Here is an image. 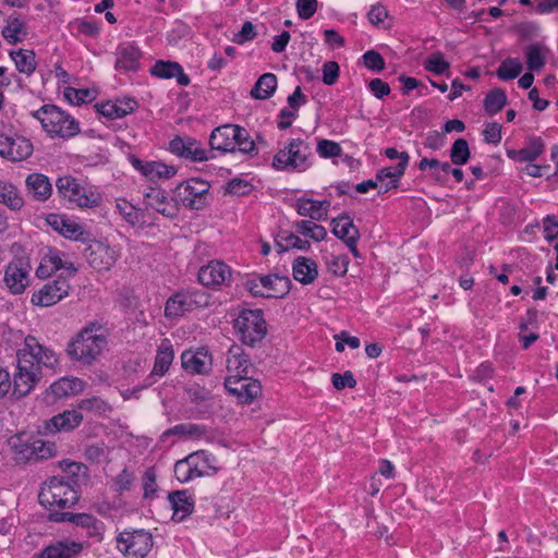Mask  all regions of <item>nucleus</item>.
<instances>
[{
  "label": "nucleus",
  "instance_id": "obj_64",
  "mask_svg": "<svg viewBox=\"0 0 558 558\" xmlns=\"http://www.w3.org/2000/svg\"><path fill=\"white\" fill-rule=\"evenodd\" d=\"M317 0H296V11L302 20L311 19L317 11Z\"/></svg>",
  "mask_w": 558,
  "mask_h": 558
},
{
  "label": "nucleus",
  "instance_id": "obj_2",
  "mask_svg": "<svg viewBox=\"0 0 558 558\" xmlns=\"http://www.w3.org/2000/svg\"><path fill=\"white\" fill-rule=\"evenodd\" d=\"M107 347V329L98 322L88 323L68 344L72 360L92 364Z\"/></svg>",
  "mask_w": 558,
  "mask_h": 558
},
{
  "label": "nucleus",
  "instance_id": "obj_52",
  "mask_svg": "<svg viewBox=\"0 0 558 558\" xmlns=\"http://www.w3.org/2000/svg\"><path fill=\"white\" fill-rule=\"evenodd\" d=\"M63 95L70 104L77 106L89 102L95 98L94 92L88 88L77 89L70 86L64 88Z\"/></svg>",
  "mask_w": 558,
  "mask_h": 558
},
{
  "label": "nucleus",
  "instance_id": "obj_54",
  "mask_svg": "<svg viewBox=\"0 0 558 558\" xmlns=\"http://www.w3.org/2000/svg\"><path fill=\"white\" fill-rule=\"evenodd\" d=\"M317 153L323 158H333L341 156L342 148L333 141L320 140L317 144Z\"/></svg>",
  "mask_w": 558,
  "mask_h": 558
},
{
  "label": "nucleus",
  "instance_id": "obj_58",
  "mask_svg": "<svg viewBox=\"0 0 558 558\" xmlns=\"http://www.w3.org/2000/svg\"><path fill=\"white\" fill-rule=\"evenodd\" d=\"M144 498H153L157 492L156 472L154 468L145 471L143 476Z\"/></svg>",
  "mask_w": 558,
  "mask_h": 558
},
{
  "label": "nucleus",
  "instance_id": "obj_33",
  "mask_svg": "<svg viewBox=\"0 0 558 558\" xmlns=\"http://www.w3.org/2000/svg\"><path fill=\"white\" fill-rule=\"evenodd\" d=\"M543 141L539 137H533L529 141L527 146L519 150H510L508 151V156L520 162H533L543 154Z\"/></svg>",
  "mask_w": 558,
  "mask_h": 558
},
{
  "label": "nucleus",
  "instance_id": "obj_60",
  "mask_svg": "<svg viewBox=\"0 0 558 558\" xmlns=\"http://www.w3.org/2000/svg\"><path fill=\"white\" fill-rule=\"evenodd\" d=\"M349 259L345 255L332 256L327 263L328 270L336 276H344L348 271Z\"/></svg>",
  "mask_w": 558,
  "mask_h": 558
},
{
  "label": "nucleus",
  "instance_id": "obj_34",
  "mask_svg": "<svg viewBox=\"0 0 558 558\" xmlns=\"http://www.w3.org/2000/svg\"><path fill=\"white\" fill-rule=\"evenodd\" d=\"M0 203L12 210H20L25 204L17 187L11 182L2 180H0Z\"/></svg>",
  "mask_w": 558,
  "mask_h": 558
},
{
  "label": "nucleus",
  "instance_id": "obj_18",
  "mask_svg": "<svg viewBox=\"0 0 558 558\" xmlns=\"http://www.w3.org/2000/svg\"><path fill=\"white\" fill-rule=\"evenodd\" d=\"M83 422V414L78 410H65L43 422L45 433H69Z\"/></svg>",
  "mask_w": 558,
  "mask_h": 558
},
{
  "label": "nucleus",
  "instance_id": "obj_43",
  "mask_svg": "<svg viewBox=\"0 0 558 558\" xmlns=\"http://www.w3.org/2000/svg\"><path fill=\"white\" fill-rule=\"evenodd\" d=\"M11 58L15 62L16 69L21 73L31 75L36 69L35 53L32 50H19L10 52Z\"/></svg>",
  "mask_w": 558,
  "mask_h": 558
},
{
  "label": "nucleus",
  "instance_id": "obj_56",
  "mask_svg": "<svg viewBox=\"0 0 558 558\" xmlns=\"http://www.w3.org/2000/svg\"><path fill=\"white\" fill-rule=\"evenodd\" d=\"M60 233L63 236L73 240H85L84 235L86 234L82 226L70 219H66L65 222L62 225Z\"/></svg>",
  "mask_w": 558,
  "mask_h": 558
},
{
  "label": "nucleus",
  "instance_id": "obj_38",
  "mask_svg": "<svg viewBox=\"0 0 558 558\" xmlns=\"http://www.w3.org/2000/svg\"><path fill=\"white\" fill-rule=\"evenodd\" d=\"M181 363L185 371L193 374H203L207 371L206 354L202 352L184 351Z\"/></svg>",
  "mask_w": 558,
  "mask_h": 558
},
{
  "label": "nucleus",
  "instance_id": "obj_47",
  "mask_svg": "<svg viewBox=\"0 0 558 558\" xmlns=\"http://www.w3.org/2000/svg\"><path fill=\"white\" fill-rule=\"evenodd\" d=\"M526 66L530 71H539L545 64L543 47L539 44H532L525 48Z\"/></svg>",
  "mask_w": 558,
  "mask_h": 558
},
{
  "label": "nucleus",
  "instance_id": "obj_37",
  "mask_svg": "<svg viewBox=\"0 0 558 558\" xmlns=\"http://www.w3.org/2000/svg\"><path fill=\"white\" fill-rule=\"evenodd\" d=\"M191 311V296L187 292L175 293L167 301L165 306L167 317H179Z\"/></svg>",
  "mask_w": 558,
  "mask_h": 558
},
{
  "label": "nucleus",
  "instance_id": "obj_44",
  "mask_svg": "<svg viewBox=\"0 0 558 558\" xmlns=\"http://www.w3.org/2000/svg\"><path fill=\"white\" fill-rule=\"evenodd\" d=\"M177 169L173 166H168L160 161H148L145 168L144 177L149 180H156L161 178H172L175 175Z\"/></svg>",
  "mask_w": 558,
  "mask_h": 558
},
{
  "label": "nucleus",
  "instance_id": "obj_1",
  "mask_svg": "<svg viewBox=\"0 0 558 558\" xmlns=\"http://www.w3.org/2000/svg\"><path fill=\"white\" fill-rule=\"evenodd\" d=\"M17 373L12 384V395L16 398L27 396L41 378V367L53 368L58 364L57 354L41 345L33 336H27L23 348L16 352Z\"/></svg>",
  "mask_w": 558,
  "mask_h": 558
},
{
  "label": "nucleus",
  "instance_id": "obj_40",
  "mask_svg": "<svg viewBox=\"0 0 558 558\" xmlns=\"http://www.w3.org/2000/svg\"><path fill=\"white\" fill-rule=\"evenodd\" d=\"M116 208L123 219L131 226L144 225V214L142 209L135 208L124 198H118Z\"/></svg>",
  "mask_w": 558,
  "mask_h": 558
},
{
  "label": "nucleus",
  "instance_id": "obj_6",
  "mask_svg": "<svg viewBox=\"0 0 558 558\" xmlns=\"http://www.w3.org/2000/svg\"><path fill=\"white\" fill-rule=\"evenodd\" d=\"M56 187L60 197L81 208L97 207L102 199L98 192L86 189L72 175L59 177Z\"/></svg>",
  "mask_w": 558,
  "mask_h": 558
},
{
  "label": "nucleus",
  "instance_id": "obj_57",
  "mask_svg": "<svg viewBox=\"0 0 558 558\" xmlns=\"http://www.w3.org/2000/svg\"><path fill=\"white\" fill-rule=\"evenodd\" d=\"M364 64L367 69L380 72L385 69V60L381 54L375 50H368L363 54Z\"/></svg>",
  "mask_w": 558,
  "mask_h": 558
},
{
  "label": "nucleus",
  "instance_id": "obj_30",
  "mask_svg": "<svg viewBox=\"0 0 558 558\" xmlns=\"http://www.w3.org/2000/svg\"><path fill=\"white\" fill-rule=\"evenodd\" d=\"M137 102L134 99L128 98L118 100L116 102L107 101L97 104V111L109 119L123 118L134 111Z\"/></svg>",
  "mask_w": 558,
  "mask_h": 558
},
{
  "label": "nucleus",
  "instance_id": "obj_59",
  "mask_svg": "<svg viewBox=\"0 0 558 558\" xmlns=\"http://www.w3.org/2000/svg\"><path fill=\"white\" fill-rule=\"evenodd\" d=\"M252 185L248 181L242 179H232L227 183L226 191L232 195H246L251 192Z\"/></svg>",
  "mask_w": 558,
  "mask_h": 558
},
{
  "label": "nucleus",
  "instance_id": "obj_35",
  "mask_svg": "<svg viewBox=\"0 0 558 558\" xmlns=\"http://www.w3.org/2000/svg\"><path fill=\"white\" fill-rule=\"evenodd\" d=\"M260 284L274 291L269 293L267 298H283L290 290L291 280L288 277L279 275H268L259 278Z\"/></svg>",
  "mask_w": 558,
  "mask_h": 558
},
{
  "label": "nucleus",
  "instance_id": "obj_23",
  "mask_svg": "<svg viewBox=\"0 0 558 558\" xmlns=\"http://www.w3.org/2000/svg\"><path fill=\"white\" fill-rule=\"evenodd\" d=\"M83 550V544L71 539L57 541L46 546L37 558H75Z\"/></svg>",
  "mask_w": 558,
  "mask_h": 558
},
{
  "label": "nucleus",
  "instance_id": "obj_5",
  "mask_svg": "<svg viewBox=\"0 0 558 558\" xmlns=\"http://www.w3.org/2000/svg\"><path fill=\"white\" fill-rule=\"evenodd\" d=\"M313 157L311 145L302 138H291L274 156L272 167L279 171H305Z\"/></svg>",
  "mask_w": 558,
  "mask_h": 558
},
{
  "label": "nucleus",
  "instance_id": "obj_32",
  "mask_svg": "<svg viewBox=\"0 0 558 558\" xmlns=\"http://www.w3.org/2000/svg\"><path fill=\"white\" fill-rule=\"evenodd\" d=\"M330 206L328 201H314L311 198H300L296 201V211L300 216L310 217L313 220L327 219V209Z\"/></svg>",
  "mask_w": 558,
  "mask_h": 558
},
{
  "label": "nucleus",
  "instance_id": "obj_48",
  "mask_svg": "<svg viewBox=\"0 0 558 558\" xmlns=\"http://www.w3.org/2000/svg\"><path fill=\"white\" fill-rule=\"evenodd\" d=\"M34 462L47 460L56 456L57 446L54 442L49 440H44L38 436H35L34 439Z\"/></svg>",
  "mask_w": 558,
  "mask_h": 558
},
{
  "label": "nucleus",
  "instance_id": "obj_61",
  "mask_svg": "<svg viewBox=\"0 0 558 558\" xmlns=\"http://www.w3.org/2000/svg\"><path fill=\"white\" fill-rule=\"evenodd\" d=\"M331 383L337 390H342L345 387L354 388L356 386V380L350 371L344 372L343 375L338 373L332 374Z\"/></svg>",
  "mask_w": 558,
  "mask_h": 558
},
{
  "label": "nucleus",
  "instance_id": "obj_12",
  "mask_svg": "<svg viewBox=\"0 0 558 558\" xmlns=\"http://www.w3.org/2000/svg\"><path fill=\"white\" fill-rule=\"evenodd\" d=\"M49 519L54 522H72L76 526L85 529L87 536L96 542H101L104 538L105 524L92 514L56 512L50 513Z\"/></svg>",
  "mask_w": 558,
  "mask_h": 558
},
{
  "label": "nucleus",
  "instance_id": "obj_63",
  "mask_svg": "<svg viewBox=\"0 0 558 558\" xmlns=\"http://www.w3.org/2000/svg\"><path fill=\"white\" fill-rule=\"evenodd\" d=\"M256 32H255V26L253 25L252 22L250 21H245L240 29V32H238L234 37H233V41L235 44H239V45H243L244 43L246 41H251L253 40L255 37H256Z\"/></svg>",
  "mask_w": 558,
  "mask_h": 558
},
{
  "label": "nucleus",
  "instance_id": "obj_4",
  "mask_svg": "<svg viewBox=\"0 0 558 558\" xmlns=\"http://www.w3.org/2000/svg\"><path fill=\"white\" fill-rule=\"evenodd\" d=\"M32 116L50 136L70 138L80 133L78 122L54 105H45L33 111Z\"/></svg>",
  "mask_w": 558,
  "mask_h": 558
},
{
  "label": "nucleus",
  "instance_id": "obj_25",
  "mask_svg": "<svg viewBox=\"0 0 558 558\" xmlns=\"http://www.w3.org/2000/svg\"><path fill=\"white\" fill-rule=\"evenodd\" d=\"M34 439L35 435L20 433L9 439V446L17 462H32L34 460Z\"/></svg>",
  "mask_w": 558,
  "mask_h": 558
},
{
  "label": "nucleus",
  "instance_id": "obj_62",
  "mask_svg": "<svg viewBox=\"0 0 558 558\" xmlns=\"http://www.w3.org/2000/svg\"><path fill=\"white\" fill-rule=\"evenodd\" d=\"M544 236L548 242L558 238V219L554 215H547L543 218Z\"/></svg>",
  "mask_w": 558,
  "mask_h": 558
},
{
  "label": "nucleus",
  "instance_id": "obj_49",
  "mask_svg": "<svg viewBox=\"0 0 558 558\" xmlns=\"http://www.w3.org/2000/svg\"><path fill=\"white\" fill-rule=\"evenodd\" d=\"M276 246L279 253L286 252L289 248H299L305 251L310 247V242L307 240L300 239L293 233L283 232L280 234V240H277Z\"/></svg>",
  "mask_w": 558,
  "mask_h": 558
},
{
  "label": "nucleus",
  "instance_id": "obj_27",
  "mask_svg": "<svg viewBox=\"0 0 558 558\" xmlns=\"http://www.w3.org/2000/svg\"><path fill=\"white\" fill-rule=\"evenodd\" d=\"M151 75L160 78L175 77L181 86H187L191 82L190 77L183 72V68L174 61H157L150 70Z\"/></svg>",
  "mask_w": 558,
  "mask_h": 558
},
{
  "label": "nucleus",
  "instance_id": "obj_21",
  "mask_svg": "<svg viewBox=\"0 0 558 558\" xmlns=\"http://www.w3.org/2000/svg\"><path fill=\"white\" fill-rule=\"evenodd\" d=\"M231 277V270L222 262L214 260L208 265L201 267L198 271V281L206 287L220 286Z\"/></svg>",
  "mask_w": 558,
  "mask_h": 558
},
{
  "label": "nucleus",
  "instance_id": "obj_16",
  "mask_svg": "<svg viewBox=\"0 0 558 558\" xmlns=\"http://www.w3.org/2000/svg\"><path fill=\"white\" fill-rule=\"evenodd\" d=\"M33 153V144L29 140L17 136L10 137L0 135V156L11 161H21L28 158Z\"/></svg>",
  "mask_w": 558,
  "mask_h": 558
},
{
  "label": "nucleus",
  "instance_id": "obj_22",
  "mask_svg": "<svg viewBox=\"0 0 558 558\" xmlns=\"http://www.w3.org/2000/svg\"><path fill=\"white\" fill-rule=\"evenodd\" d=\"M174 359V352L173 347L169 339H163L158 347L155 363L153 371L146 378L145 387H148L153 385L154 380H151L154 377H161L163 376L168 371L170 365L172 364Z\"/></svg>",
  "mask_w": 558,
  "mask_h": 558
},
{
  "label": "nucleus",
  "instance_id": "obj_53",
  "mask_svg": "<svg viewBox=\"0 0 558 558\" xmlns=\"http://www.w3.org/2000/svg\"><path fill=\"white\" fill-rule=\"evenodd\" d=\"M449 63L444 59V56L440 52L430 54L424 61L425 70L438 75L444 74L447 70H449Z\"/></svg>",
  "mask_w": 558,
  "mask_h": 558
},
{
  "label": "nucleus",
  "instance_id": "obj_42",
  "mask_svg": "<svg viewBox=\"0 0 558 558\" xmlns=\"http://www.w3.org/2000/svg\"><path fill=\"white\" fill-rule=\"evenodd\" d=\"M507 105V95L504 89L493 88L484 99L485 111L493 116L498 113Z\"/></svg>",
  "mask_w": 558,
  "mask_h": 558
},
{
  "label": "nucleus",
  "instance_id": "obj_20",
  "mask_svg": "<svg viewBox=\"0 0 558 558\" xmlns=\"http://www.w3.org/2000/svg\"><path fill=\"white\" fill-rule=\"evenodd\" d=\"M25 191L34 202L45 203L52 195V184L47 175L33 172L26 177Z\"/></svg>",
  "mask_w": 558,
  "mask_h": 558
},
{
  "label": "nucleus",
  "instance_id": "obj_14",
  "mask_svg": "<svg viewBox=\"0 0 558 558\" xmlns=\"http://www.w3.org/2000/svg\"><path fill=\"white\" fill-rule=\"evenodd\" d=\"M71 286L68 279L59 276L53 281L47 282L32 295V303L37 306L48 307L57 304L69 295Z\"/></svg>",
  "mask_w": 558,
  "mask_h": 558
},
{
  "label": "nucleus",
  "instance_id": "obj_19",
  "mask_svg": "<svg viewBox=\"0 0 558 558\" xmlns=\"http://www.w3.org/2000/svg\"><path fill=\"white\" fill-rule=\"evenodd\" d=\"M171 153L191 161H205L208 159L207 151L199 146V143L192 137H180L171 140L169 143Z\"/></svg>",
  "mask_w": 558,
  "mask_h": 558
},
{
  "label": "nucleus",
  "instance_id": "obj_55",
  "mask_svg": "<svg viewBox=\"0 0 558 558\" xmlns=\"http://www.w3.org/2000/svg\"><path fill=\"white\" fill-rule=\"evenodd\" d=\"M240 132H235V140H234V148L238 147V149L245 154H251L255 150V143L250 138L248 132L239 126Z\"/></svg>",
  "mask_w": 558,
  "mask_h": 558
},
{
  "label": "nucleus",
  "instance_id": "obj_46",
  "mask_svg": "<svg viewBox=\"0 0 558 558\" xmlns=\"http://www.w3.org/2000/svg\"><path fill=\"white\" fill-rule=\"evenodd\" d=\"M296 231L313 239L316 242L323 241L327 236L326 229L310 220H301L295 223Z\"/></svg>",
  "mask_w": 558,
  "mask_h": 558
},
{
  "label": "nucleus",
  "instance_id": "obj_39",
  "mask_svg": "<svg viewBox=\"0 0 558 558\" xmlns=\"http://www.w3.org/2000/svg\"><path fill=\"white\" fill-rule=\"evenodd\" d=\"M2 36L10 44H16L26 36L25 24L15 15H10L7 25L2 29Z\"/></svg>",
  "mask_w": 558,
  "mask_h": 558
},
{
  "label": "nucleus",
  "instance_id": "obj_9",
  "mask_svg": "<svg viewBox=\"0 0 558 558\" xmlns=\"http://www.w3.org/2000/svg\"><path fill=\"white\" fill-rule=\"evenodd\" d=\"M154 545L153 535L145 530H124L117 537L118 549L125 556L144 558Z\"/></svg>",
  "mask_w": 558,
  "mask_h": 558
},
{
  "label": "nucleus",
  "instance_id": "obj_7",
  "mask_svg": "<svg viewBox=\"0 0 558 558\" xmlns=\"http://www.w3.org/2000/svg\"><path fill=\"white\" fill-rule=\"evenodd\" d=\"M233 327L242 343L251 347L262 341L267 332L262 310H242Z\"/></svg>",
  "mask_w": 558,
  "mask_h": 558
},
{
  "label": "nucleus",
  "instance_id": "obj_31",
  "mask_svg": "<svg viewBox=\"0 0 558 558\" xmlns=\"http://www.w3.org/2000/svg\"><path fill=\"white\" fill-rule=\"evenodd\" d=\"M116 68L125 71H136L140 68L142 53L140 49L131 44H123L117 50Z\"/></svg>",
  "mask_w": 558,
  "mask_h": 558
},
{
  "label": "nucleus",
  "instance_id": "obj_41",
  "mask_svg": "<svg viewBox=\"0 0 558 558\" xmlns=\"http://www.w3.org/2000/svg\"><path fill=\"white\" fill-rule=\"evenodd\" d=\"M332 233L343 242H347L354 231L359 229L354 226L353 220L347 214H342L338 218L331 220Z\"/></svg>",
  "mask_w": 558,
  "mask_h": 558
},
{
  "label": "nucleus",
  "instance_id": "obj_8",
  "mask_svg": "<svg viewBox=\"0 0 558 558\" xmlns=\"http://www.w3.org/2000/svg\"><path fill=\"white\" fill-rule=\"evenodd\" d=\"M209 183L198 179H190L180 183L174 190L177 206L183 205L189 209L201 210L207 204Z\"/></svg>",
  "mask_w": 558,
  "mask_h": 558
},
{
  "label": "nucleus",
  "instance_id": "obj_50",
  "mask_svg": "<svg viewBox=\"0 0 558 558\" xmlns=\"http://www.w3.org/2000/svg\"><path fill=\"white\" fill-rule=\"evenodd\" d=\"M470 156L471 153L468 142L464 138L456 140L450 149L451 162L457 166L465 165Z\"/></svg>",
  "mask_w": 558,
  "mask_h": 558
},
{
  "label": "nucleus",
  "instance_id": "obj_45",
  "mask_svg": "<svg viewBox=\"0 0 558 558\" xmlns=\"http://www.w3.org/2000/svg\"><path fill=\"white\" fill-rule=\"evenodd\" d=\"M522 69V63L519 59L507 58L496 70V75L502 81H510L518 77L521 74Z\"/></svg>",
  "mask_w": 558,
  "mask_h": 558
},
{
  "label": "nucleus",
  "instance_id": "obj_24",
  "mask_svg": "<svg viewBox=\"0 0 558 558\" xmlns=\"http://www.w3.org/2000/svg\"><path fill=\"white\" fill-rule=\"evenodd\" d=\"M234 132L239 131V125L226 124L216 128L209 137V145L213 150H219L222 153L234 151Z\"/></svg>",
  "mask_w": 558,
  "mask_h": 558
},
{
  "label": "nucleus",
  "instance_id": "obj_36",
  "mask_svg": "<svg viewBox=\"0 0 558 558\" xmlns=\"http://www.w3.org/2000/svg\"><path fill=\"white\" fill-rule=\"evenodd\" d=\"M277 88V76L272 73H265L258 77L253 88L251 96L254 99L265 100L270 98Z\"/></svg>",
  "mask_w": 558,
  "mask_h": 558
},
{
  "label": "nucleus",
  "instance_id": "obj_3",
  "mask_svg": "<svg viewBox=\"0 0 558 558\" xmlns=\"http://www.w3.org/2000/svg\"><path fill=\"white\" fill-rule=\"evenodd\" d=\"M39 502L49 508H70L78 499V485L76 481L65 480L63 476H52L44 483L38 494Z\"/></svg>",
  "mask_w": 558,
  "mask_h": 558
},
{
  "label": "nucleus",
  "instance_id": "obj_26",
  "mask_svg": "<svg viewBox=\"0 0 558 558\" xmlns=\"http://www.w3.org/2000/svg\"><path fill=\"white\" fill-rule=\"evenodd\" d=\"M226 363L230 375H248L250 368H252L251 360L245 354L243 348L238 344L229 348Z\"/></svg>",
  "mask_w": 558,
  "mask_h": 558
},
{
  "label": "nucleus",
  "instance_id": "obj_13",
  "mask_svg": "<svg viewBox=\"0 0 558 558\" xmlns=\"http://www.w3.org/2000/svg\"><path fill=\"white\" fill-rule=\"evenodd\" d=\"M385 156L389 159H399V163L396 168L386 167L379 169L377 171V179L385 180L389 179V183L385 186L380 185L379 194H384L389 192L392 189H397L401 177L404 174V171L409 163V154L405 151L399 153L395 147H389L385 149Z\"/></svg>",
  "mask_w": 558,
  "mask_h": 558
},
{
  "label": "nucleus",
  "instance_id": "obj_11",
  "mask_svg": "<svg viewBox=\"0 0 558 558\" xmlns=\"http://www.w3.org/2000/svg\"><path fill=\"white\" fill-rule=\"evenodd\" d=\"M32 266L24 257L14 258L5 268L4 283L12 294H21L29 284Z\"/></svg>",
  "mask_w": 558,
  "mask_h": 558
},
{
  "label": "nucleus",
  "instance_id": "obj_15",
  "mask_svg": "<svg viewBox=\"0 0 558 558\" xmlns=\"http://www.w3.org/2000/svg\"><path fill=\"white\" fill-rule=\"evenodd\" d=\"M84 257L90 267L101 271L109 270L116 264L118 256L111 246L96 241L84 250Z\"/></svg>",
  "mask_w": 558,
  "mask_h": 558
},
{
  "label": "nucleus",
  "instance_id": "obj_17",
  "mask_svg": "<svg viewBox=\"0 0 558 558\" xmlns=\"http://www.w3.org/2000/svg\"><path fill=\"white\" fill-rule=\"evenodd\" d=\"M144 205L168 218L175 217L179 211L175 199L169 198L167 192L158 187H150L145 193Z\"/></svg>",
  "mask_w": 558,
  "mask_h": 558
},
{
  "label": "nucleus",
  "instance_id": "obj_51",
  "mask_svg": "<svg viewBox=\"0 0 558 558\" xmlns=\"http://www.w3.org/2000/svg\"><path fill=\"white\" fill-rule=\"evenodd\" d=\"M61 470L66 474V480L76 481V485H78L80 477L87 476V466L81 462L62 460L59 462Z\"/></svg>",
  "mask_w": 558,
  "mask_h": 558
},
{
  "label": "nucleus",
  "instance_id": "obj_29",
  "mask_svg": "<svg viewBox=\"0 0 558 558\" xmlns=\"http://www.w3.org/2000/svg\"><path fill=\"white\" fill-rule=\"evenodd\" d=\"M293 278L302 284H311L318 277V267L314 259L300 256L293 262Z\"/></svg>",
  "mask_w": 558,
  "mask_h": 558
},
{
  "label": "nucleus",
  "instance_id": "obj_10",
  "mask_svg": "<svg viewBox=\"0 0 558 558\" xmlns=\"http://www.w3.org/2000/svg\"><path fill=\"white\" fill-rule=\"evenodd\" d=\"M228 392L239 399L241 403L250 404L262 395V385L247 375H229L225 379Z\"/></svg>",
  "mask_w": 558,
  "mask_h": 558
},
{
  "label": "nucleus",
  "instance_id": "obj_28",
  "mask_svg": "<svg viewBox=\"0 0 558 558\" xmlns=\"http://www.w3.org/2000/svg\"><path fill=\"white\" fill-rule=\"evenodd\" d=\"M168 500L173 510V519L177 521H183L194 510V500L186 490L170 493Z\"/></svg>",
  "mask_w": 558,
  "mask_h": 558
}]
</instances>
